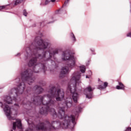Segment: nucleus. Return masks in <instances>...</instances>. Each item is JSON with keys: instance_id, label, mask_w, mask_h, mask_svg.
Returning <instances> with one entry per match:
<instances>
[{"instance_id": "obj_1", "label": "nucleus", "mask_w": 131, "mask_h": 131, "mask_svg": "<svg viewBox=\"0 0 131 131\" xmlns=\"http://www.w3.org/2000/svg\"><path fill=\"white\" fill-rule=\"evenodd\" d=\"M81 74L80 72H74L68 85L67 92L68 95H72L73 101L77 103L79 99V95L76 92V88L81 83Z\"/></svg>"}, {"instance_id": "obj_2", "label": "nucleus", "mask_w": 131, "mask_h": 131, "mask_svg": "<svg viewBox=\"0 0 131 131\" xmlns=\"http://www.w3.org/2000/svg\"><path fill=\"white\" fill-rule=\"evenodd\" d=\"M61 59L63 61H66V65H67L61 69L59 74V77L63 78L70 72L69 69H73L76 66V58L71 55L68 51H66L62 52Z\"/></svg>"}, {"instance_id": "obj_3", "label": "nucleus", "mask_w": 131, "mask_h": 131, "mask_svg": "<svg viewBox=\"0 0 131 131\" xmlns=\"http://www.w3.org/2000/svg\"><path fill=\"white\" fill-rule=\"evenodd\" d=\"M94 89L92 86L89 85L87 88L84 89L83 94L85 95L87 99H92L94 97Z\"/></svg>"}, {"instance_id": "obj_4", "label": "nucleus", "mask_w": 131, "mask_h": 131, "mask_svg": "<svg viewBox=\"0 0 131 131\" xmlns=\"http://www.w3.org/2000/svg\"><path fill=\"white\" fill-rule=\"evenodd\" d=\"M70 2V0H66L64 4L63 5L62 7L58 10L56 14H66L67 10V4Z\"/></svg>"}, {"instance_id": "obj_5", "label": "nucleus", "mask_w": 131, "mask_h": 131, "mask_svg": "<svg viewBox=\"0 0 131 131\" xmlns=\"http://www.w3.org/2000/svg\"><path fill=\"white\" fill-rule=\"evenodd\" d=\"M21 129L22 128V124L21 123V120L19 119H16V122H13V130H15L16 129V127Z\"/></svg>"}, {"instance_id": "obj_6", "label": "nucleus", "mask_w": 131, "mask_h": 131, "mask_svg": "<svg viewBox=\"0 0 131 131\" xmlns=\"http://www.w3.org/2000/svg\"><path fill=\"white\" fill-rule=\"evenodd\" d=\"M33 90V91H35L37 94H41L42 92H43V89L38 85H35Z\"/></svg>"}, {"instance_id": "obj_7", "label": "nucleus", "mask_w": 131, "mask_h": 131, "mask_svg": "<svg viewBox=\"0 0 131 131\" xmlns=\"http://www.w3.org/2000/svg\"><path fill=\"white\" fill-rule=\"evenodd\" d=\"M107 86H108V83L107 82H105L103 83V85L102 84L98 85L97 89L100 91H102V90H104V89H106Z\"/></svg>"}, {"instance_id": "obj_8", "label": "nucleus", "mask_w": 131, "mask_h": 131, "mask_svg": "<svg viewBox=\"0 0 131 131\" xmlns=\"http://www.w3.org/2000/svg\"><path fill=\"white\" fill-rule=\"evenodd\" d=\"M117 90H124V85L122 82H119V85L116 87Z\"/></svg>"}, {"instance_id": "obj_9", "label": "nucleus", "mask_w": 131, "mask_h": 131, "mask_svg": "<svg viewBox=\"0 0 131 131\" xmlns=\"http://www.w3.org/2000/svg\"><path fill=\"white\" fill-rule=\"evenodd\" d=\"M70 36L71 39L73 41V42H75V41H76V38L75 37V36L73 33H71Z\"/></svg>"}, {"instance_id": "obj_10", "label": "nucleus", "mask_w": 131, "mask_h": 131, "mask_svg": "<svg viewBox=\"0 0 131 131\" xmlns=\"http://www.w3.org/2000/svg\"><path fill=\"white\" fill-rule=\"evenodd\" d=\"M80 70L82 73H84L85 72V66H81L80 67Z\"/></svg>"}, {"instance_id": "obj_11", "label": "nucleus", "mask_w": 131, "mask_h": 131, "mask_svg": "<svg viewBox=\"0 0 131 131\" xmlns=\"http://www.w3.org/2000/svg\"><path fill=\"white\" fill-rule=\"evenodd\" d=\"M25 0H15L14 1V5L15 6H17L18 4H20L22 2H24Z\"/></svg>"}, {"instance_id": "obj_12", "label": "nucleus", "mask_w": 131, "mask_h": 131, "mask_svg": "<svg viewBox=\"0 0 131 131\" xmlns=\"http://www.w3.org/2000/svg\"><path fill=\"white\" fill-rule=\"evenodd\" d=\"M55 3L56 0H46L45 1V5H48L49 3Z\"/></svg>"}, {"instance_id": "obj_13", "label": "nucleus", "mask_w": 131, "mask_h": 131, "mask_svg": "<svg viewBox=\"0 0 131 131\" xmlns=\"http://www.w3.org/2000/svg\"><path fill=\"white\" fill-rule=\"evenodd\" d=\"M23 15H24V16H25V17L27 16V11H26V10H24Z\"/></svg>"}, {"instance_id": "obj_14", "label": "nucleus", "mask_w": 131, "mask_h": 131, "mask_svg": "<svg viewBox=\"0 0 131 131\" xmlns=\"http://www.w3.org/2000/svg\"><path fill=\"white\" fill-rule=\"evenodd\" d=\"M5 8H6V6H1V7H0V10H3V9H5Z\"/></svg>"}, {"instance_id": "obj_15", "label": "nucleus", "mask_w": 131, "mask_h": 131, "mask_svg": "<svg viewBox=\"0 0 131 131\" xmlns=\"http://www.w3.org/2000/svg\"><path fill=\"white\" fill-rule=\"evenodd\" d=\"M127 36L128 37H131V33H128V34H127Z\"/></svg>"}, {"instance_id": "obj_16", "label": "nucleus", "mask_w": 131, "mask_h": 131, "mask_svg": "<svg viewBox=\"0 0 131 131\" xmlns=\"http://www.w3.org/2000/svg\"><path fill=\"white\" fill-rule=\"evenodd\" d=\"M29 89H30V90H31V88H28L27 89V93H28V91H29Z\"/></svg>"}, {"instance_id": "obj_17", "label": "nucleus", "mask_w": 131, "mask_h": 131, "mask_svg": "<svg viewBox=\"0 0 131 131\" xmlns=\"http://www.w3.org/2000/svg\"><path fill=\"white\" fill-rule=\"evenodd\" d=\"M90 50H91V52H95V50L94 49H91Z\"/></svg>"}, {"instance_id": "obj_18", "label": "nucleus", "mask_w": 131, "mask_h": 131, "mask_svg": "<svg viewBox=\"0 0 131 131\" xmlns=\"http://www.w3.org/2000/svg\"><path fill=\"white\" fill-rule=\"evenodd\" d=\"M20 53H18L17 54V55L16 56H20Z\"/></svg>"}, {"instance_id": "obj_19", "label": "nucleus", "mask_w": 131, "mask_h": 131, "mask_svg": "<svg viewBox=\"0 0 131 131\" xmlns=\"http://www.w3.org/2000/svg\"><path fill=\"white\" fill-rule=\"evenodd\" d=\"M86 78H90V77H89L88 75L86 76Z\"/></svg>"}, {"instance_id": "obj_20", "label": "nucleus", "mask_w": 131, "mask_h": 131, "mask_svg": "<svg viewBox=\"0 0 131 131\" xmlns=\"http://www.w3.org/2000/svg\"><path fill=\"white\" fill-rule=\"evenodd\" d=\"M49 23H53V21L50 22Z\"/></svg>"}, {"instance_id": "obj_21", "label": "nucleus", "mask_w": 131, "mask_h": 131, "mask_svg": "<svg viewBox=\"0 0 131 131\" xmlns=\"http://www.w3.org/2000/svg\"><path fill=\"white\" fill-rule=\"evenodd\" d=\"M93 55H96V53H93Z\"/></svg>"}, {"instance_id": "obj_22", "label": "nucleus", "mask_w": 131, "mask_h": 131, "mask_svg": "<svg viewBox=\"0 0 131 131\" xmlns=\"http://www.w3.org/2000/svg\"><path fill=\"white\" fill-rule=\"evenodd\" d=\"M90 73H92V72L91 71H90Z\"/></svg>"}, {"instance_id": "obj_23", "label": "nucleus", "mask_w": 131, "mask_h": 131, "mask_svg": "<svg viewBox=\"0 0 131 131\" xmlns=\"http://www.w3.org/2000/svg\"><path fill=\"white\" fill-rule=\"evenodd\" d=\"M36 117H39L38 116H36Z\"/></svg>"}]
</instances>
